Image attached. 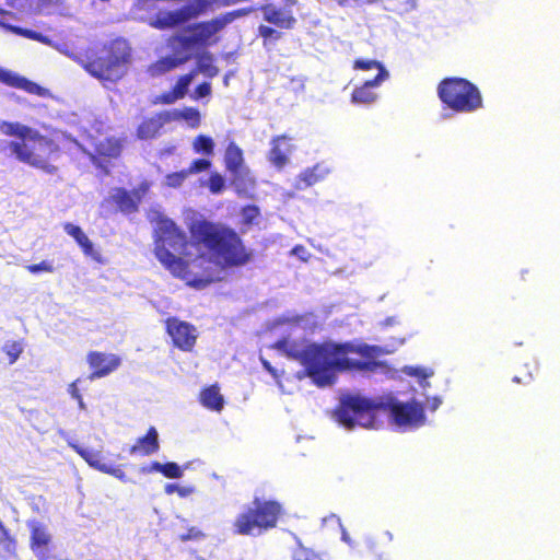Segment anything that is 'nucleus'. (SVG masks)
I'll return each instance as SVG.
<instances>
[{"label": "nucleus", "mask_w": 560, "mask_h": 560, "mask_svg": "<svg viewBox=\"0 0 560 560\" xmlns=\"http://www.w3.org/2000/svg\"><path fill=\"white\" fill-rule=\"evenodd\" d=\"M189 175L186 170L170 173L165 176V185L170 188H179Z\"/></svg>", "instance_id": "obj_41"}, {"label": "nucleus", "mask_w": 560, "mask_h": 560, "mask_svg": "<svg viewBox=\"0 0 560 560\" xmlns=\"http://www.w3.org/2000/svg\"><path fill=\"white\" fill-rule=\"evenodd\" d=\"M383 75H375L371 80L364 81L360 86L353 89L351 93V102L353 104L370 105L377 100L376 89L385 81Z\"/></svg>", "instance_id": "obj_20"}, {"label": "nucleus", "mask_w": 560, "mask_h": 560, "mask_svg": "<svg viewBox=\"0 0 560 560\" xmlns=\"http://www.w3.org/2000/svg\"><path fill=\"white\" fill-rule=\"evenodd\" d=\"M241 231L246 232L260 217V209L256 205H246L241 209Z\"/></svg>", "instance_id": "obj_34"}, {"label": "nucleus", "mask_w": 560, "mask_h": 560, "mask_svg": "<svg viewBox=\"0 0 560 560\" xmlns=\"http://www.w3.org/2000/svg\"><path fill=\"white\" fill-rule=\"evenodd\" d=\"M386 534H387L388 538L392 540L393 539V535L390 533H388V532Z\"/></svg>", "instance_id": "obj_58"}, {"label": "nucleus", "mask_w": 560, "mask_h": 560, "mask_svg": "<svg viewBox=\"0 0 560 560\" xmlns=\"http://www.w3.org/2000/svg\"><path fill=\"white\" fill-rule=\"evenodd\" d=\"M167 122H170L167 112H161L153 117L144 118L137 128L138 139L150 140L155 138Z\"/></svg>", "instance_id": "obj_22"}, {"label": "nucleus", "mask_w": 560, "mask_h": 560, "mask_svg": "<svg viewBox=\"0 0 560 560\" xmlns=\"http://www.w3.org/2000/svg\"><path fill=\"white\" fill-rule=\"evenodd\" d=\"M262 363H264V366H265L268 371H271V370H272L268 361H264Z\"/></svg>", "instance_id": "obj_55"}, {"label": "nucleus", "mask_w": 560, "mask_h": 560, "mask_svg": "<svg viewBox=\"0 0 560 560\" xmlns=\"http://www.w3.org/2000/svg\"><path fill=\"white\" fill-rule=\"evenodd\" d=\"M292 140L288 135H279L271 139L268 161L277 170H282L289 163V156L294 151Z\"/></svg>", "instance_id": "obj_14"}, {"label": "nucleus", "mask_w": 560, "mask_h": 560, "mask_svg": "<svg viewBox=\"0 0 560 560\" xmlns=\"http://www.w3.org/2000/svg\"><path fill=\"white\" fill-rule=\"evenodd\" d=\"M254 8H240L221 13L210 20L191 23L185 27L186 34H173L167 40V47L173 55L161 57L152 62L148 72L160 77L185 65L191 58V50L206 49L219 42L218 34L235 20L250 14Z\"/></svg>", "instance_id": "obj_3"}, {"label": "nucleus", "mask_w": 560, "mask_h": 560, "mask_svg": "<svg viewBox=\"0 0 560 560\" xmlns=\"http://www.w3.org/2000/svg\"><path fill=\"white\" fill-rule=\"evenodd\" d=\"M125 139L117 137H105L93 144L94 156L92 162L98 165L100 160L110 161L120 158L124 150Z\"/></svg>", "instance_id": "obj_15"}, {"label": "nucleus", "mask_w": 560, "mask_h": 560, "mask_svg": "<svg viewBox=\"0 0 560 560\" xmlns=\"http://www.w3.org/2000/svg\"><path fill=\"white\" fill-rule=\"evenodd\" d=\"M151 470H156L163 474L164 477L171 479H177L183 476L182 468L174 462L161 464L159 462H154L152 464Z\"/></svg>", "instance_id": "obj_38"}, {"label": "nucleus", "mask_w": 560, "mask_h": 560, "mask_svg": "<svg viewBox=\"0 0 560 560\" xmlns=\"http://www.w3.org/2000/svg\"><path fill=\"white\" fill-rule=\"evenodd\" d=\"M533 380V374L529 372L527 373L524 377H520V376H514L513 377V382L517 383V384H526V383H529L530 381Z\"/></svg>", "instance_id": "obj_52"}, {"label": "nucleus", "mask_w": 560, "mask_h": 560, "mask_svg": "<svg viewBox=\"0 0 560 560\" xmlns=\"http://www.w3.org/2000/svg\"><path fill=\"white\" fill-rule=\"evenodd\" d=\"M2 349L3 352L8 355L10 364H13L23 352V347L19 341H9L3 346Z\"/></svg>", "instance_id": "obj_42"}, {"label": "nucleus", "mask_w": 560, "mask_h": 560, "mask_svg": "<svg viewBox=\"0 0 560 560\" xmlns=\"http://www.w3.org/2000/svg\"><path fill=\"white\" fill-rule=\"evenodd\" d=\"M102 472L110 475L121 481L127 480L126 472L120 467H113L106 464Z\"/></svg>", "instance_id": "obj_48"}, {"label": "nucleus", "mask_w": 560, "mask_h": 560, "mask_svg": "<svg viewBox=\"0 0 560 560\" xmlns=\"http://www.w3.org/2000/svg\"><path fill=\"white\" fill-rule=\"evenodd\" d=\"M15 552V540L0 521V557L7 558Z\"/></svg>", "instance_id": "obj_36"}, {"label": "nucleus", "mask_w": 560, "mask_h": 560, "mask_svg": "<svg viewBox=\"0 0 560 560\" xmlns=\"http://www.w3.org/2000/svg\"><path fill=\"white\" fill-rule=\"evenodd\" d=\"M191 71H196V74L202 73L210 79L219 74V68L214 65L213 55L209 51H203L197 56L196 68Z\"/></svg>", "instance_id": "obj_29"}, {"label": "nucleus", "mask_w": 560, "mask_h": 560, "mask_svg": "<svg viewBox=\"0 0 560 560\" xmlns=\"http://www.w3.org/2000/svg\"><path fill=\"white\" fill-rule=\"evenodd\" d=\"M273 348L282 352L287 358L300 362L305 369V374L311 378L313 377L311 366L314 364L316 342L296 341L283 337L275 342Z\"/></svg>", "instance_id": "obj_9"}, {"label": "nucleus", "mask_w": 560, "mask_h": 560, "mask_svg": "<svg viewBox=\"0 0 560 560\" xmlns=\"http://www.w3.org/2000/svg\"><path fill=\"white\" fill-rule=\"evenodd\" d=\"M298 0H283V8H277L273 4H264L260 7L262 18L266 22L276 25L279 28L291 30L296 24L291 8L296 5Z\"/></svg>", "instance_id": "obj_12"}, {"label": "nucleus", "mask_w": 560, "mask_h": 560, "mask_svg": "<svg viewBox=\"0 0 560 560\" xmlns=\"http://www.w3.org/2000/svg\"><path fill=\"white\" fill-rule=\"evenodd\" d=\"M258 36L262 39V45L267 46L270 43H276L282 37V33L276 28L267 25L258 26Z\"/></svg>", "instance_id": "obj_39"}, {"label": "nucleus", "mask_w": 560, "mask_h": 560, "mask_svg": "<svg viewBox=\"0 0 560 560\" xmlns=\"http://www.w3.org/2000/svg\"><path fill=\"white\" fill-rule=\"evenodd\" d=\"M25 268L28 272H31L33 275L42 272V271H44V272H54L55 271V267H54L52 262L47 261V260H43L38 264L27 265Z\"/></svg>", "instance_id": "obj_45"}, {"label": "nucleus", "mask_w": 560, "mask_h": 560, "mask_svg": "<svg viewBox=\"0 0 560 560\" xmlns=\"http://www.w3.org/2000/svg\"><path fill=\"white\" fill-rule=\"evenodd\" d=\"M78 381H74L72 382L70 385H69V388H68V392L69 394L79 401L80 406H83V398H82V395L78 388V385H77Z\"/></svg>", "instance_id": "obj_50"}, {"label": "nucleus", "mask_w": 560, "mask_h": 560, "mask_svg": "<svg viewBox=\"0 0 560 560\" xmlns=\"http://www.w3.org/2000/svg\"><path fill=\"white\" fill-rule=\"evenodd\" d=\"M152 183L144 179L132 190H127L122 187L116 188L109 200L115 203L120 212L126 214L135 213L138 211L139 205L149 192Z\"/></svg>", "instance_id": "obj_11"}, {"label": "nucleus", "mask_w": 560, "mask_h": 560, "mask_svg": "<svg viewBox=\"0 0 560 560\" xmlns=\"http://www.w3.org/2000/svg\"><path fill=\"white\" fill-rule=\"evenodd\" d=\"M86 362L92 370L90 378L94 380L107 376L116 371L121 364V359L114 353L90 351L86 355Z\"/></svg>", "instance_id": "obj_13"}, {"label": "nucleus", "mask_w": 560, "mask_h": 560, "mask_svg": "<svg viewBox=\"0 0 560 560\" xmlns=\"http://www.w3.org/2000/svg\"><path fill=\"white\" fill-rule=\"evenodd\" d=\"M328 170L320 166L319 164H316L312 167H308L304 170L299 176H298V185L301 188L311 187L320 180L325 178L327 175Z\"/></svg>", "instance_id": "obj_27"}, {"label": "nucleus", "mask_w": 560, "mask_h": 560, "mask_svg": "<svg viewBox=\"0 0 560 560\" xmlns=\"http://www.w3.org/2000/svg\"><path fill=\"white\" fill-rule=\"evenodd\" d=\"M206 535L203 532H201L197 527H190L187 529L186 533L179 535V540L183 542L189 541V540H199L205 538Z\"/></svg>", "instance_id": "obj_47"}, {"label": "nucleus", "mask_w": 560, "mask_h": 560, "mask_svg": "<svg viewBox=\"0 0 560 560\" xmlns=\"http://www.w3.org/2000/svg\"><path fill=\"white\" fill-rule=\"evenodd\" d=\"M213 5V0H191L189 3L183 5V9L189 22L212 11Z\"/></svg>", "instance_id": "obj_30"}, {"label": "nucleus", "mask_w": 560, "mask_h": 560, "mask_svg": "<svg viewBox=\"0 0 560 560\" xmlns=\"http://www.w3.org/2000/svg\"><path fill=\"white\" fill-rule=\"evenodd\" d=\"M283 513V505L279 501L255 497L234 518L233 533L242 536H260L276 528Z\"/></svg>", "instance_id": "obj_5"}, {"label": "nucleus", "mask_w": 560, "mask_h": 560, "mask_svg": "<svg viewBox=\"0 0 560 560\" xmlns=\"http://www.w3.org/2000/svg\"><path fill=\"white\" fill-rule=\"evenodd\" d=\"M62 0H31L30 11L33 14H50L52 10L60 8Z\"/></svg>", "instance_id": "obj_35"}, {"label": "nucleus", "mask_w": 560, "mask_h": 560, "mask_svg": "<svg viewBox=\"0 0 560 560\" xmlns=\"http://www.w3.org/2000/svg\"><path fill=\"white\" fill-rule=\"evenodd\" d=\"M15 158L30 166L39 168L48 174H55L57 166L51 161L59 158L61 149L51 138L34 130L25 142H10L8 144Z\"/></svg>", "instance_id": "obj_7"}, {"label": "nucleus", "mask_w": 560, "mask_h": 560, "mask_svg": "<svg viewBox=\"0 0 560 560\" xmlns=\"http://www.w3.org/2000/svg\"><path fill=\"white\" fill-rule=\"evenodd\" d=\"M195 77H196V71H190L184 75H180L177 79L173 89L166 93H163L160 96V101L163 104H172L175 101L183 98L187 94L188 88Z\"/></svg>", "instance_id": "obj_24"}, {"label": "nucleus", "mask_w": 560, "mask_h": 560, "mask_svg": "<svg viewBox=\"0 0 560 560\" xmlns=\"http://www.w3.org/2000/svg\"><path fill=\"white\" fill-rule=\"evenodd\" d=\"M212 163L207 159H196L194 160L186 170L187 174L190 176L192 174H198L202 172H207L210 170Z\"/></svg>", "instance_id": "obj_44"}, {"label": "nucleus", "mask_w": 560, "mask_h": 560, "mask_svg": "<svg viewBox=\"0 0 560 560\" xmlns=\"http://www.w3.org/2000/svg\"><path fill=\"white\" fill-rule=\"evenodd\" d=\"M74 451L91 466L102 472L106 463L101 452L74 445Z\"/></svg>", "instance_id": "obj_31"}, {"label": "nucleus", "mask_w": 560, "mask_h": 560, "mask_svg": "<svg viewBox=\"0 0 560 560\" xmlns=\"http://www.w3.org/2000/svg\"><path fill=\"white\" fill-rule=\"evenodd\" d=\"M199 401L205 408L213 411H221L224 407V398L218 384L203 387L199 394Z\"/></svg>", "instance_id": "obj_25"}, {"label": "nucleus", "mask_w": 560, "mask_h": 560, "mask_svg": "<svg viewBox=\"0 0 560 560\" xmlns=\"http://www.w3.org/2000/svg\"><path fill=\"white\" fill-rule=\"evenodd\" d=\"M194 489L191 487H180L176 483H168L165 486V492L167 494L177 493L180 498H186L191 494Z\"/></svg>", "instance_id": "obj_46"}, {"label": "nucleus", "mask_w": 560, "mask_h": 560, "mask_svg": "<svg viewBox=\"0 0 560 560\" xmlns=\"http://www.w3.org/2000/svg\"><path fill=\"white\" fill-rule=\"evenodd\" d=\"M224 83H225V85H228V84H229V80H228V78H225V79H224Z\"/></svg>", "instance_id": "obj_59"}, {"label": "nucleus", "mask_w": 560, "mask_h": 560, "mask_svg": "<svg viewBox=\"0 0 560 560\" xmlns=\"http://www.w3.org/2000/svg\"><path fill=\"white\" fill-rule=\"evenodd\" d=\"M164 323L166 334L171 337L173 347L183 352H191L198 339L197 328L192 324L175 316L167 317Z\"/></svg>", "instance_id": "obj_10"}, {"label": "nucleus", "mask_w": 560, "mask_h": 560, "mask_svg": "<svg viewBox=\"0 0 560 560\" xmlns=\"http://www.w3.org/2000/svg\"><path fill=\"white\" fill-rule=\"evenodd\" d=\"M50 541L51 537L44 525L39 523L31 524L30 548L37 560H48L50 558Z\"/></svg>", "instance_id": "obj_18"}, {"label": "nucleus", "mask_w": 560, "mask_h": 560, "mask_svg": "<svg viewBox=\"0 0 560 560\" xmlns=\"http://www.w3.org/2000/svg\"><path fill=\"white\" fill-rule=\"evenodd\" d=\"M160 450L159 433L154 427H150L143 436L136 440L129 447L130 455L150 456Z\"/></svg>", "instance_id": "obj_21"}, {"label": "nucleus", "mask_w": 560, "mask_h": 560, "mask_svg": "<svg viewBox=\"0 0 560 560\" xmlns=\"http://www.w3.org/2000/svg\"><path fill=\"white\" fill-rule=\"evenodd\" d=\"M439 404H440V400L435 399V402H433V409H435Z\"/></svg>", "instance_id": "obj_57"}, {"label": "nucleus", "mask_w": 560, "mask_h": 560, "mask_svg": "<svg viewBox=\"0 0 560 560\" xmlns=\"http://www.w3.org/2000/svg\"><path fill=\"white\" fill-rule=\"evenodd\" d=\"M170 121L172 120H185L190 128L199 127L201 122V116L197 108L185 107L183 109H174L167 112Z\"/></svg>", "instance_id": "obj_28"}, {"label": "nucleus", "mask_w": 560, "mask_h": 560, "mask_svg": "<svg viewBox=\"0 0 560 560\" xmlns=\"http://www.w3.org/2000/svg\"><path fill=\"white\" fill-rule=\"evenodd\" d=\"M63 230L68 235H70L71 237H73L75 240V242L81 247V249L85 256H90L93 258L96 257V253L94 250L93 243L85 235V233L79 225L67 222L63 224Z\"/></svg>", "instance_id": "obj_26"}, {"label": "nucleus", "mask_w": 560, "mask_h": 560, "mask_svg": "<svg viewBox=\"0 0 560 560\" xmlns=\"http://www.w3.org/2000/svg\"><path fill=\"white\" fill-rule=\"evenodd\" d=\"M1 130L7 136H15L20 138L19 142H25L34 131L32 128L19 122H3Z\"/></svg>", "instance_id": "obj_32"}, {"label": "nucleus", "mask_w": 560, "mask_h": 560, "mask_svg": "<svg viewBox=\"0 0 560 560\" xmlns=\"http://www.w3.org/2000/svg\"><path fill=\"white\" fill-rule=\"evenodd\" d=\"M214 147L213 139L207 135H198L192 141V150L208 156L213 155Z\"/></svg>", "instance_id": "obj_37"}, {"label": "nucleus", "mask_w": 560, "mask_h": 560, "mask_svg": "<svg viewBox=\"0 0 560 560\" xmlns=\"http://www.w3.org/2000/svg\"><path fill=\"white\" fill-rule=\"evenodd\" d=\"M188 22L183 7L175 10H160L149 21V25L160 31L174 30Z\"/></svg>", "instance_id": "obj_17"}, {"label": "nucleus", "mask_w": 560, "mask_h": 560, "mask_svg": "<svg viewBox=\"0 0 560 560\" xmlns=\"http://www.w3.org/2000/svg\"><path fill=\"white\" fill-rule=\"evenodd\" d=\"M375 0H361L360 4L363 3H373Z\"/></svg>", "instance_id": "obj_56"}, {"label": "nucleus", "mask_w": 560, "mask_h": 560, "mask_svg": "<svg viewBox=\"0 0 560 560\" xmlns=\"http://www.w3.org/2000/svg\"><path fill=\"white\" fill-rule=\"evenodd\" d=\"M352 67L355 70H363V71H369V70L376 69L377 73L375 75H383L382 80H387L388 77H389V73L386 70V68L384 67V65L382 62L377 61V60H373V59H355L353 61V66Z\"/></svg>", "instance_id": "obj_33"}, {"label": "nucleus", "mask_w": 560, "mask_h": 560, "mask_svg": "<svg viewBox=\"0 0 560 560\" xmlns=\"http://www.w3.org/2000/svg\"><path fill=\"white\" fill-rule=\"evenodd\" d=\"M340 7H349L352 4H360L361 0H334Z\"/></svg>", "instance_id": "obj_53"}, {"label": "nucleus", "mask_w": 560, "mask_h": 560, "mask_svg": "<svg viewBox=\"0 0 560 560\" xmlns=\"http://www.w3.org/2000/svg\"><path fill=\"white\" fill-rule=\"evenodd\" d=\"M380 353L376 346L366 343L324 341L316 343L314 364L311 366L312 381L319 387L336 381V372L374 371L380 363L374 359Z\"/></svg>", "instance_id": "obj_4"}, {"label": "nucleus", "mask_w": 560, "mask_h": 560, "mask_svg": "<svg viewBox=\"0 0 560 560\" xmlns=\"http://www.w3.org/2000/svg\"><path fill=\"white\" fill-rule=\"evenodd\" d=\"M0 82L8 86L23 90L32 95L45 96L47 94L45 88L11 70L0 69Z\"/></svg>", "instance_id": "obj_19"}, {"label": "nucleus", "mask_w": 560, "mask_h": 560, "mask_svg": "<svg viewBox=\"0 0 560 560\" xmlns=\"http://www.w3.org/2000/svg\"><path fill=\"white\" fill-rule=\"evenodd\" d=\"M9 15H12V13L10 11H7V10L0 8V26L2 28H4L5 31H9L15 35L25 37L27 39L39 42V43L48 45V46H50L52 44V42L49 37H47L46 35H43L39 32L4 23L2 18L9 16Z\"/></svg>", "instance_id": "obj_23"}, {"label": "nucleus", "mask_w": 560, "mask_h": 560, "mask_svg": "<svg viewBox=\"0 0 560 560\" xmlns=\"http://www.w3.org/2000/svg\"><path fill=\"white\" fill-rule=\"evenodd\" d=\"M188 231L189 240L185 231L168 218L160 219L154 231V255L176 278L189 279V262L184 257L192 255L191 247L206 249L222 268L243 267L253 259L252 250L238 232L225 223L196 220L189 224Z\"/></svg>", "instance_id": "obj_1"}, {"label": "nucleus", "mask_w": 560, "mask_h": 560, "mask_svg": "<svg viewBox=\"0 0 560 560\" xmlns=\"http://www.w3.org/2000/svg\"><path fill=\"white\" fill-rule=\"evenodd\" d=\"M293 560H320L319 556L313 550L305 548L298 541L295 548L292 550Z\"/></svg>", "instance_id": "obj_40"}, {"label": "nucleus", "mask_w": 560, "mask_h": 560, "mask_svg": "<svg viewBox=\"0 0 560 560\" xmlns=\"http://www.w3.org/2000/svg\"><path fill=\"white\" fill-rule=\"evenodd\" d=\"M224 165L235 176V180L247 182L252 187L255 185V179L248 176V170H245L246 177H238L244 166V154L243 150L234 141H231L225 149Z\"/></svg>", "instance_id": "obj_16"}, {"label": "nucleus", "mask_w": 560, "mask_h": 560, "mask_svg": "<svg viewBox=\"0 0 560 560\" xmlns=\"http://www.w3.org/2000/svg\"><path fill=\"white\" fill-rule=\"evenodd\" d=\"M77 60L94 78L117 82L126 72V66L130 60V48L126 42L115 39L104 45L92 57H80Z\"/></svg>", "instance_id": "obj_6"}, {"label": "nucleus", "mask_w": 560, "mask_h": 560, "mask_svg": "<svg viewBox=\"0 0 560 560\" xmlns=\"http://www.w3.org/2000/svg\"><path fill=\"white\" fill-rule=\"evenodd\" d=\"M224 187H225V180L220 173L213 172L209 175L208 188L212 194L222 192Z\"/></svg>", "instance_id": "obj_43"}, {"label": "nucleus", "mask_w": 560, "mask_h": 560, "mask_svg": "<svg viewBox=\"0 0 560 560\" xmlns=\"http://www.w3.org/2000/svg\"><path fill=\"white\" fill-rule=\"evenodd\" d=\"M5 4L8 7H10L11 9H15V10H21L22 9V4H21V1L20 0H7L5 1Z\"/></svg>", "instance_id": "obj_54"}, {"label": "nucleus", "mask_w": 560, "mask_h": 560, "mask_svg": "<svg viewBox=\"0 0 560 560\" xmlns=\"http://www.w3.org/2000/svg\"><path fill=\"white\" fill-rule=\"evenodd\" d=\"M438 96L444 107L455 113H471L482 107L479 89L464 78L448 77L441 80Z\"/></svg>", "instance_id": "obj_8"}, {"label": "nucleus", "mask_w": 560, "mask_h": 560, "mask_svg": "<svg viewBox=\"0 0 560 560\" xmlns=\"http://www.w3.org/2000/svg\"><path fill=\"white\" fill-rule=\"evenodd\" d=\"M211 94V84L209 82H202L198 84L195 89V97L203 98Z\"/></svg>", "instance_id": "obj_49"}, {"label": "nucleus", "mask_w": 560, "mask_h": 560, "mask_svg": "<svg viewBox=\"0 0 560 560\" xmlns=\"http://www.w3.org/2000/svg\"><path fill=\"white\" fill-rule=\"evenodd\" d=\"M408 375L417 376L419 378L425 380L430 376V374L422 368H409Z\"/></svg>", "instance_id": "obj_51"}, {"label": "nucleus", "mask_w": 560, "mask_h": 560, "mask_svg": "<svg viewBox=\"0 0 560 560\" xmlns=\"http://www.w3.org/2000/svg\"><path fill=\"white\" fill-rule=\"evenodd\" d=\"M388 416L398 427H418L424 421V411L417 401L400 402L387 395L371 399L360 395L343 396L335 409L336 420L347 429L357 425L377 428L382 416Z\"/></svg>", "instance_id": "obj_2"}]
</instances>
